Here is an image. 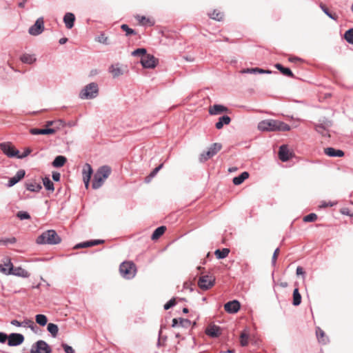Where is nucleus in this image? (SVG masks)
<instances>
[{"label": "nucleus", "mask_w": 353, "mask_h": 353, "mask_svg": "<svg viewBox=\"0 0 353 353\" xmlns=\"http://www.w3.org/2000/svg\"><path fill=\"white\" fill-rule=\"evenodd\" d=\"M215 283V278L212 275H203L198 281L199 287L203 290L211 288Z\"/></svg>", "instance_id": "7"}, {"label": "nucleus", "mask_w": 353, "mask_h": 353, "mask_svg": "<svg viewBox=\"0 0 353 353\" xmlns=\"http://www.w3.org/2000/svg\"><path fill=\"white\" fill-rule=\"evenodd\" d=\"M315 130L318 133L322 134L323 136L327 135V129L325 125L323 124L316 125Z\"/></svg>", "instance_id": "43"}, {"label": "nucleus", "mask_w": 353, "mask_h": 353, "mask_svg": "<svg viewBox=\"0 0 353 353\" xmlns=\"http://www.w3.org/2000/svg\"><path fill=\"white\" fill-rule=\"evenodd\" d=\"M147 54V51L145 48H137L132 52L134 57H141V58Z\"/></svg>", "instance_id": "42"}, {"label": "nucleus", "mask_w": 353, "mask_h": 353, "mask_svg": "<svg viewBox=\"0 0 353 353\" xmlns=\"http://www.w3.org/2000/svg\"><path fill=\"white\" fill-rule=\"evenodd\" d=\"M57 123H59L62 125H65V124L64 121L59 119L57 121H48L46 123V128H49L51 125H54V124H56Z\"/></svg>", "instance_id": "51"}, {"label": "nucleus", "mask_w": 353, "mask_h": 353, "mask_svg": "<svg viewBox=\"0 0 353 353\" xmlns=\"http://www.w3.org/2000/svg\"><path fill=\"white\" fill-rule=\"evenodd\" d=\"M258 129L261 131H282L286 132L290 130V126L278 120L265 119L260 121L258 124Z\"/></svg>", "instance_id": "1"}, {"label": "nucleus", "mask_w": 353, "mask_h": 353, "mask_svg": "<svg viewBox=\"0 0 353 353\" xmlns=\"http://www.w3.org/2000/svg\"><path fill=\"white\" fill-rule=\"evenodd\" d=\"M8 338H9V336H8L6 333L0 332V343H4L7 341H8Z\"/></svg>", "instance_id": "57"}, {"label": "nucleus", "mask_w": 353, "mask_h": 353, "mask_svg": "<svg viewBox=\"0 0 353 353\" xmlns=\"http://www.w3.org/2000/svg\"><path fill=\"white\" fill-rule=\"evenodd\" d=\"M344 37L347 43L353 45V28L347 30L345 32Z\"/></svg>", "instance_id": "41"}, {"label": "nucleus", "mask_w": 353, "mask_h": 353, "mask_svg": "<svg viewBox=\"0 0 353 353\" xmlns=\"http://www.w3.org/2000/svg\"><path fill=\"white\" fill-rule=\"evenodd\" d=\"M29 328L36 334L39 331V327L35 325L34 321L32 322V325H30Z\"/></svg>", "instance_id": "62"}, {"label": "nucleus", "mask_w": 353, "mask_h": 353, "mask_svg": "<svg viewBox=\"0 0 353 353\" xmlns=\"http://www.w3.org/2000/svg\"><path fill=\"white\" fill-rule=\"evenodd\" d=\"M31 152L32 150L30 148H27L24 150V151L22 153H20L19 152V155H17V158L22 159L28 156L31 153Z\"/></svg>", "instance_id": "48"}, {"label": "nucleus", "mask_w": 353, "mask_h": 353, "mask_svg": "<svg viewBox=\"0 0 353 353\" xmlns=\"http://www.w3.org/2000/svg\"><path fill=\"white\" fill-rule=\"evenodd\" d=\"M61 241L60 236L54 230H48L43 232L36 239V243L39 245L49 244L57 245Z\"/></svg>", "instance_id": "2"}, {"label": "nucleus", "mask_w": 353, "mask_h": 353, "mask_svg": "<svg viewBox=\"0 0 353 353\" xmlns=\"http://www.w3.org/2000/svg\"><path fill=\"white\" fill-rule=\"evenodd\" d=\"M0 149L8 157H17L19 155V150L10 143H2L0 144Z\"/></svg>", "instance_id": "11"}, {"label": "nucleus", "mask_w": 353, "mask_h": 353, "mask_svg": "<svg viewBox=\"0 0 353 353\" xmlns=\"http://www.w3.org/2000/svg\"><path fill=\"white\" fill-rule=\"evenodd\" d=\"M205 333L212 338L219 337L221 334V327L216 325H210L206 329Z\"/></svg>", "instance_id": "18"}, {"label": "nucleus", "mask_w": 353, "mask_h": 353, "mask_svg": "<svg viewBox=\"0 0 353 353\" xmlns=\"http://www.w3.org/2000/svg\"><path fill=\"white\" fill-rule=\"evenodd\" d=\"M25 185L28 190L33 192H38L42 188V186L40 183L35 182H26Z\"/></svg>", "instance_id": "26"}, {"label": "nucleus", "mask_w": 353, "mask_h": 353, "mask_svg": "<svg viewBox=\"0 0 353 353\" xmlns=\"http://www.w3.org/2000/svg\"><path fill=\"white\" fill-rule=\"evenodd\" d=\"M43 183L45 188L47 190H50L52 192L54 191V184H53L52 181L50 179L49 177H48V176L44 177L43 179Z\"/></svg>", "instance_id": "37"}, {"label": "nucleus", "mask_w": 353, "mask_h": 353, "mask_svg": "<svg viewBox=\"0 0 353 353\" xmlns=\"http://www.w3.org/2000/svg\"><path fill=\"white\" fill-rule=\"evenodd\" d=\"M47 330L51 334V335L53 337H56L59 332V327L57 325L52 323H50L47 325Z\"/></svg>", "instance_id": "36"}, {"label": "nucleus", "mask_w": 353, "mask_h": 353, "mask_svg": "<svg viewBox=\"0 0 353 353\" xmlns=\"http://www.w3.org/2000/svg\"><path fill=\"white\" fill-rule=\"evenodd\" d=\"M25 170H19L16 174L11 177L8 183V187H12L16 183H17L21 179H22L25 176Z\"/></svg>", "instance_id": "20"}, {"label": "nucleus", "mask_w": 353, "mask_h": 353, "mask_svg": "<svg viewBox=\"0 0 353 353\" xmlns=\"http://www.w3.org/2000/svg\"><path fill=\"white\" fill-rule=\"evenodd\" d=\"M7 265H8V269L3 268V265H0V271L6 275H14L22 278H28L30 275L28 271L21 267L14 268L12 263L9 259H7Z\"/></svg>", "instance_id": "4"}, {"label": "nucleus", "mask_w": 353, "mask_h": 353, "mask_svg": "<svg viewBox=\"0 0 353 353\" xmlns=\"http://www.w3.org/2000/svg\"><path fill=\"white\" fill-rule=\"evenodd\" d=\"M240 307V303L237 300H233L226 303L224 305V309L230 314H234L239 310Z\"/></svg>", "instance_id": "15"}, {"label": "nucleus", "mask_w": 353, "mask_h": 353, "mask_svg": "<svg viewBox=\"0 0 353 353\" xmlns=\"http://www.w3.org/2000/svg\"><path fill=\"white\" fill-rule=\"evenodd\" d=\"M158 173V171L157 170H156V168H154L151 172L150 174H149L148 176H147L145 178V181L146 182H149L150 181V179L151 178H153L156 176V174Z\"/></svg>", "instance_id": "58"}, {"label": "nucleus", "mask_w": 353, "mask_h": 353, "mask_svg": "<svg viewBox=\"0 0 353 353\" xmlns=\"http://www.w3.org/2000/svg\"><path fill=\"white\" fill-rule=\"evenodd\" d=\"M93 170L91 165L89 163H85L83 168L82 176L83 181L86 188H88L90 185V181L92 174Z\"/></svg>", "instance_id": "14"}, {"label": "nucleus", "mask_w": 353, "mask_h": 353, "mask_svg": "<svg viewBox=\"0 0 353 353\" xmlns=\"http://www.w3.org/2000/svg\"><path fill=\"white\" fill-rule=\"evenodd\" d=\"M301 303V295L299 293V289L295 288L293 291V301L292 304L294 306H298Z\"/></svg>", "instance_id": "33"}, {"label": "nucleus", "mask_w": 353, "mask_h": 353, "mask_svg": "<svg viewBox=\"0 0 353 353\" xmlns=\"http://www.w3.org/2000/svg\"><path fill=\"white\" fill-rule=\"evenodd\" d=\"M32 322H33V321L30 319H25L21 322V327H29L30 325H32Z\"/></svg>", "instance_id": "54"}, {"label": "nucleus", "mask_w": 353, "mask_h": 353, "mask_svg": "<svg viewBox=\"0 0 353 353\" xmlns=\"http://www.w3.org/2000/svg\"><path fill=\"white\" fill-rule=\"evenodd\" d=\"M56 132L55 128H46L43 129L39 128H31L30 130V133L33 135L38 134H52Z\"/></svg>", "instance_id": "19"}, {"label": "nucleus", "mask_w": 353, "mask_h": 353, "mask_svg": "<svg viewBox=\"0 0 353 353\" xmlns=\"http://www.w3.org/2000/svg\"><path fill=\"white\" fill-rule=\"evenodd\" d=\"M183 288L189 289L190 292L193 291L192 284L191 283L185 282L183 284Z\"/></svg>", "instance_id": "64"}, {"label": "nucleus", "mask_w": 353, "mask_h": 353, "mask_svg": "<svg viewBox=\"0 0 353 353\" xmlns=\"http://www.w3.org/2000/svg\"><path fill=\"white\" fill-rule=\"evenodd\" d=\"M52 179L54 181H59L61 178V174L59 172H54L52 173Z\"/></svg>", "instance_id": "61"}, {"label": "nucleus", "mask_w": 353, "mask_h": 353, "mask_svg": "<svg viewBox=\"0 0 353 353\" xmlns=\"http://www.w3.org/2000/svg\"><path fill=\"white\" fill-rule=\"evenodd\" d=\"M279 157L283 162H286L290 159L288 148L286 145H281L279 150Z\"/></svg>", "instance_id": "21"}, {"label": "nucleus", "mask_w": 353, "mask_h": 353, "mask_svg": "<svg viewBox=\"0 0 353 353\" xmlns=\"http://www.w3.org/2000/svg\"><path fill=\"white\" fill-rule=\"evenodd\" d=\"M62 347L65 353H74V350H73V348L71 346H70L65 343H63Z\"/></svg>", "instance_id": "55"}, {"label": "nucleus", "mask_w": 353, "mask_h": 353, "mask_svg": "<svg viewBox=\"0 0 353 353\" xmlns=\"http://www.w3.org/2000/svg\"><path fill=\"white\" fill-rule=\"evenodd\" d=\"M279 248H276L274 253H273V255H272V265L273 266H275L276 265V259H277V256L279 255Z\"/></svg>", "instance_id": "53"}, {"label": "nucleus", "mask_w": 353, "mask_h": 353, "mask_svg": "<svg viewBox=\"0 0 353 353\" xmlns=\"http://www.w3.org/2000/svg\"><path fill=\"white\" fill-rule=\"evenodd\" d=\"M320 8L322 10V11L330 19L334 20L335 21H338L339 17L338 15L334 12H331L328 8L323 4H320Z\"/></svg>", "instance_id": "31"}, {"label": "nucleus", "mask_w": 353, "mask_h": 353, "mask_svg": "<svg viewBox=\"0 0 353 353\" xmlns=\"http://www.w3.org/2000/svg\"><path fill=\"white\" fill-rule=\"evenodd\" d=\"M158 60L150 54H147L141 59V63L145 68H154L156 67Z\"/></svg>", "instance_id": "12"}, {"label": "nucleus", "mask_w": 353, "mask_h": 353, "mask_svg": "<svg viewBox=\"0 0 353 353\" xmlns=\"http://www.w3.org/2000/svg\"><path fill=\"white\" fill-rule=\"evenodd\" d=\"M36 323L41 326H44L47 324L48 319L44 314H37L35 316Z\"/></svg>", "instance_id": "38"}, {"label": "nucleus", "mask_w": 353, "mask_h": 353, "mask_svg": "<svg viewBox=\"0 0 353 353\" xmlns=\"http://www.w3.org/2000/svg\"><path fill=\"white\" fill-rule=\"evenodd\" d=\"M17 239L14 237L3 239V245H6L8 243L13 244L16 243Z\"/></svg>", "instance_id": "59"}, {"label": "nucleus", "mask_w": 353, "mask_h": 353, "mask_svg": "<svg viewBox=\"0 0 353 353\" xmlns=\"http://www.w3.org/2000/svg\"><path fill=\"white\" fill-rule=\"evenodd\" d=\"M242 73H249V74H271L272 72L269 70H264L259 68H246L243 69L241 71Z\"/></svg>", "instance_id": "24"}, {"label": "nucleus", "mask_w": 353, "mask_h": 353, "mask_svg": "<svg viewBox=\"0 0 353 353\" xmlns=\"http://www.w3.org/2000/svg\"><path fill=\"white\" fill-rule=\"evenodd\" d=\"M249 177L248 172H243L237 176L233 178V183L236 185L241 184L246 179Z\"/></svg>", "instance_id": "27"}, {"label": "nucleus", "mask_w": 353, "mask_h": 353, "mask_svg": "<svg viewBox=\"0 0 353 353\" xmlns=\"http://www.w3.org/2000/svg\"><path fill=\"white\" fill-rule=\"evenodd\" d=\"M179 326L183 327H188L191 324V321L188 319L180 318L179 319Z\"/></svg>", "instance_id": "49"}, {"label": "nucleus", "mask_w": 353, "mask_h": 353, "mask_svg": "<svg viewBox=\"0 0 353 353\" xmlns=\"http://www.w3.org/2000/svg\"><path fill=\"white\" fill-rule=\"evenodd\" d=\"M97 41L99 42V43H103V44H108V37L105 36L104 34H101L98 38H97Z\"/></svg>", "instance_id": "56"}, {"label": "nucleus", "mask_w": 353, "mask_h": 353, "mask_svg": "<svg viewBox=\"0 0 353 353\" xmlns=\"http://www.w3.org/2000/svg\"><path fill=\"white\" fill-rule=\"evenodd\" d=\"M111 168L108 165H103L100 167L94 175V179L92 183L93 189L97 190L101 188L104 183L105 179L111 174Z\"/></svg>", "instance_id": "3"}, {"label": "nucleus", "mask_w": 353, "mask_h": 353, "mask_svg": "<svg viewBox=\"0 0 353 353\" xmlns=\"http://www.w3.org/2000/svg\"><path fill=\"white\" fill-rule=\"evenodd\" d=\"M99 94V86L97 83L92 82L86 85L80 92L81 99H92Z\"/></svg>", "instance_id": "5"}, {"label": "nucleus", "mask_w": 353, "mask_h": 353, "mask_svg": "<svg viewBox=\"0 0 353 353\" xmlns=\"http://www.w3.org/2000/svg\"><path fill=\"white\" fill-rule=\"evenodd\" d=\"M20 60L27 64H32L37 60L34 54H23L21 56Z\"/></svg>", "instance_id": "28"}, {"label": "nucleus", "mask_w": 353, "mask_h": 353, "mask_svg": "<svg viewBox=\"0 0 353 353\" xmlns=\"http://www.w3.org/2000/svg\"><path fill=\"white\" fill-rule=\"evenodd\" d=\"M228 111L229 109L226 106L221 104H214L209 108V113L211 115H217L223 112H228Z\"/></svg>", "instance_id": "16"}, {"label": "nucleus", "mask_w": 353, "mask_h": 353, "mask_svg": "<svg viewBox=\"0 0 353 353\" xmlns=\"http://www.w3.org/2000/svg\"><path fill=\"white\" fill-rule=\"evenodd\" d=\"M317 219V215L314 213H310L303 217L305 222H314Z\"/></svg>", "instance_id": "47"}, {"label": "nucleus", "mask_w": 353, "mask_h": 353, "mask_svg": "<svg viewBox=\"0 0 353 353\" xmlns=\"http://www.w3.org/2000/svg\"><path fill=\"white\" fill-rule=\"evenodd\" d=\"M109 72L112 74L114 78L118 77L123 74L121 69L118 65H111L109 68Z\"/></svg>", "instance_id": "34"}, {"label": "nucleus", "mask_w": 353, "mask_h": 353, "mask_svg": "<svg viewBox=\"0 0 353 353\" xmlns=\"http://www.w3.org/2000/svg\"><path fill=\"white\" fill-rule=\"evenodd\" d=\"M121 28L125 32L126 36L136 34L135 31L133 29L129 28L127 24L121 25Z\"/></svg>", "instance_id": "46"}, {"label": "nucleus", "mask_w": 353, "mask_h": 353, "mask_svg": "<svg viewBox=\"0 0 353 353\" xmlns=\"http://www.w3.org/2000/svg\"><path fill=\"white\" fill-rule=\"evenodd\" d=\"M17 217L20 220L30 219V215L28 212L26 211H19L17 214Z\"/></svg>", "instance_id": "45"}, {"label": "nucleus", "mask_w": 353, "mask_h": 353, "mask_svg": "<svg viewBox=\"0 0 353 353\" xmlns=\"http://www.w3.org/2000/svg\"><path fill=\"white\" fill-rule=\"evenodd\" d=\"M66 161L67 159L64 156L59 155L55 157L52 164L54 168H61L65 164Z\"/></svg>", "instance_id": "30"}, {"label": "nucleus", "mask_w": 353, "mask_h": 353, "mask_svg": "<svg viewBox=\"0 0 353 353\" xmlns=\"http://www.w3.org/2000/svg\"><path fill=\"white\" fill-rule=\"evenodd\" d=\"M336 204V203H334V202H322L321 205H320L321 208H327V207H332L334 205H335Z\"/></svg>", "instance_id": "60"}, {"label": "nucleus", "mask_w": 353, "mask_h": 353, "mask_svg": "<svg viewBox=\"0 0 353 353\" xmlns=\"http://www.w3.org/2000/svg\"><path fill=\"white\" fill-rule=\"evenodd\" d=\"M103 243H104V240H101V239L90 240V241H84V242L78 243L74 247V249L85 248H88V247H92V246L97 245L99 244H102Z\"/></svg>", "instance_id": "17"}, {"label": "nucleus", "mask_w": 353, "mask_h": 353, "mask_svg": "<svg viewBox=\"0 0 353 353\" xmlns=\"http://www.w3.org/2000/svg\"><path fill=\"white\" fill-rule=\"evenodd\" d=\"M231 121L230 117L227 115L221 116L219 118V121L216 123L215 127L216 129H221L224 125H228Z\"/></svg>", "instance_id": "25"}, {"label": "nucleus", "mask_w": 353, "mask_h": 353, "mask_svg": "<svg viewBox=\"0 0 353 353\" xmlns=\"http://www.w3.org/2000/svg\"><path fill=\"white\" fill-rule=\"evenodd\" d=\"M275 68L278 69L283 75L289 77H294V74L289 68H285L280 63H276L275 65Z\"/></svg>", "instance_id": "29"}, {"label": "nucleus", "mask_w": 353, "mask_h": 353, "mask_svg": "<svg viewBox=\"0 0 353 353\" xmlns=\"http://www.w3.org/2000/svg\"><path fill=\"white\" fill-rule=\"evenodd\" d=\"M138 20L139 21V23H141L143 25L146 24V23H150V26H153V23L150 21V19H147L145 17L142 16H138L137 17Z\"/></svg>", "instance_id": "50"}, {"label": "nucleus", "mask_w": 353, "mask_h": 353, "mask_svg": "<svg viewBox=\"0 0 353 353\" xmlns=\"http://www.w3.org/2000/svg\"><path fill=\"white\" fill-rule=\"evenodd\" d=\"M222 145L221 143H214L210 145L208 150L200 155V161L204 162L211 157H214L219 151L221 150Z\"/></svg>", "instance_id": "8"}, {"label": "nucleus", "mask_w": 353, "mask_h": 353, "mask_svg": "<svg viewBox=\"0 0 353 353\" xmlns=\"http://www.w3.org/2000/svg\"><path fill=\"white\" fill-rule=\"evenodd\" d=\"M209 16L212 19L221 21L223 17V13L219 10H214L212 11V12L209 14Z\"/></svg>", "instance_id": "39"}, {"label": "nucleus", "mask_w": 353, "mask_h": 353, "mask_svg": "<svg viewBox=\"0 0 353 353\" xmlns=\"http://www.w3.org/2000/svg\"><path fill=\"white\" fill-rule=\"evenodd\" d=\"M249 335L245 332H242L240 335V343L241 346H246L248 344Z\"/></svg>", "instance_id": "44"}, {"label": "nucleus", "mask_w": 353, "mask_h": 353, "mask_svg": "<svg viewBox=\"0 0 353 353\" xmlns=\"http://www.w3.org/2000/svg\"><path fill=\"white\" fill-rule=\"evenodd\" d=\"M51 352L49 345L43 340H39L34 343L30 350V353H51Z\"/></svg>", "instance_id": "9"}, {"label": "nucleus", "mask_w": 353, "mask_h": 353, "mask_svg": "<svg viewBox=\"0 0 353 353\" xmlns=\"http://www.w3.org/2000/svg\"><path fill=\"white\" fill-rule=\"evenodd\" d=\"M165 230H166L165 226H160V227H158L157 228H156L152 234V236H151L152 239V240L158 239L164 233Z\"/></svg>", "instance_id": "32"}, {"label": "nucleus", "mask_w": 353, "mask_h": 353, "mask_svg": "<svg viewBox=\"0 0 353 353\" xmlns=\"http://www.w3.org/2000/svg\"><path fill=\"white\" fill-rule=\"evenodd\" d=\"M230 250L228 248H223L222 250H216L214 252L215 256L219 259H225L229 254Z\"/></svg>", "instance_id": "35"}, {"label": "nucleus", "mask_w": 353, "mask_h": 353, "mask_svg": "<svg viewBox=\"0 0 353 353\" xmlns=\"http://www.w3.org/2000/svg\"><path fill=\"white\" fill-rule=\"evenodd\" d=\"M44 21L43 17L38 18L35 23L29 28L28 33L32 36H38L44 30Z\"/></svg>", "instance_id": "10"}, {"label": "nucleus", "mask_w": 353, "mask_h": 353, "mask_svg": "<svg viewBox=\"0 0 353 353\" xmlns=\"http://www.w3.org/2000/svg\"><path fill=\"white\" fill-rule=\"evenodd\" d=\"M176 304L175 299H172L164 305V310H168Z\"/></svg>", "instance_id": "52"}, {"label": "nucleus", "mask_w": 353, "mask_h": 353, "mask_svg": "<svg viewBox=\"0 0 353 353\" xmlns=\"http://www.w3.org/2000/svg\"><path fill=\"white\" fill-rule=\"evenodd\" d=\"M326 155L331 157H342L344 156V152L341 150H336L334 148H326L324 149Z\"/></svg>", "instance_id": "22"}, {"label": "nucleus", "mask_w": 353, "mask_h": 353, "mask_svg": "<svg viewBox=\"0 0 353 353\" xmlns=\"http://www.w3.org/2000/svg\"><path fill=\"white\" fill-rule=\"evenodd\" d=\"M119 272L123 278L131 279L136 275L137 268L133 262L124 261L119 266Z\"/></svg>", "instance_id": "6"}, {"label": "nucleus", "mask_w": 353, "mask_h": 353, "mask_svg": "<svg viewBox=\"0 0 353 353\" xmlns=\"http://www.w3.org/2000/svg\"><path fill=\"white\" fill-rule=\"evenodd\" d=\"M316 334L320 343H322L323 344H325L327 343V340L324 339L325 332L320 327L316 329Z\"/></svg>", "instance_id": "40"}, {"label": "nucleus", "mask_w": 353, "mask_h": 353, "mask_svg": "<svg viewBox=\"0 0 353 353\" xmlns=\"http://www.w3.org/2000/svg\"><path fill=\"white\" fill-rule=\"evenodd\" d=\"M75 16L72 12H67L63 17V22L68 29H71L74 26Z\"/></svg>", "instance_id": "23"}, {"label": "nucleus", "mask_w": 353, "mask_h": 353, "mask_svg": "<svg viewBox=\"0 0 353 353\" xmlns=\"http://www.w3.org/2000/svg\"><path fill=\"white\" fill-rule=\"evenodd\" d=\"M24 341V336L19 333H12L9 335L8 345L9 346H18Z\"/></svg>", "instance_id": "13"}, {"label": "nucleus", "mask_w": 353, "mask_h": 353, "mask_svg": "<svg viewBox=\"0 0 353 353\" xmlns=\"http://www.w3.org/2000/svg\"><path fill=\"white\" fill-rule=\"evenodd\" d=\"M296 273L298 276L299 275H302V276L305 275V271H304L303 268L301 266L297 267Z\"/></svg>", "instance_id": "63"}]
</instances>
